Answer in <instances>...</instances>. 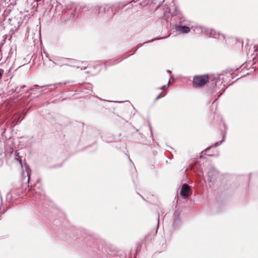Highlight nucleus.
I'll return each mask as SVG.
<instances>
[{
  "label": "nucleus",
  "mask_w": 258,
  "mask_h": 258,
  "mask_svg": "<svg viewBox=\"0 0 258 258\" xmlns=\"http://www.w3.org/2000/svg\"><path fill=\"white\" fill-rule=\"evenodd\" d=\"M159 216L158 215V220L159 221ZM159 224V221L158 222V224Z\"/></svg>",
  "instance_id": "20"
},
{
  "label": "nucleus",
  "mask_w": 258,
  "mask_h": 258,
  "mask_svg": "<svg viewBox=\"0 0 258 258\" xmlns=\"http://www.w3.org/2000/svg\"><path fill=\"white\" fill-rule=\"evenodd\" d=\"M211 147H209L208 148H207L206 150H205V152H207L210 149Z\"/></svg>",
  "instance_id": "16"
},
{
  "label": "nucleus",
  "mask_w": 258,
  "mask_h": 258,
  "mask_svg": "<svg viewBox=\"0 0 258 258\" xmlns=\"http://www.w3.org/2000/svg\"><path fill=\"white\" fill-rule=\"evenodd\" d=\"M31 91H34V88L31 89Z\"/></svg>",
  "instance_id": "25"
},
{
  "label": "nucleus",
  "mask_w": 258,
  "mask_h": 258,
  "mask_svg": "<svg viewBox=\"0 0 258 258\" xmlns=\"http://www.w3.org/2000/svg\"><path fill=\"white\" fill-rule=\"evenodd\" d=\"M62 86V84L61 83H56L53 85H49V86H51V87L53 86V88H50L51 90L54 89L58 87V86Z\"/></svg>",
  "instance_id": "7"
},
{
  "label": "nucleus",
  "mask_w": 258,
  "mask_h": 258,
  "mask_svg": "<svg viewBox=\"0 0 258 258\" xmlns=\"http://www.w3.org/2000/svg\"><path fill=\"white\" fill-rule=\"evenodd\" d=\"M223 138H224V137H223ZM224 141V139H223V140L220 141V142H216L215 144H214V146L215 147H217L218 146H219Z\"/></svg>",
  "instance_id": "10"
},
{
  "label": "nucleus",
  "mask_w": 258,
  "mask_h": 258,
  "mask_svg": "<svg viewBox=\"0 0 258 258\" xmlns=\"http://www.w3.org/2000/svg\"><path fill=\"white\" fill-rule=\"evenodd\" d=\"M35 194H36V195L35 196L36 198H37V191L35 192Z\"/></svg>",
  "instance_id": "23"
},
{
  "label": "nucleus",
  "mask_w": 258,
  "mask_h": 258,
  "mask_svg": "<svg viewBox=\"0 0 258 258\" xmlns=\"http://www.w3.org/2000/svg\"><path fill=\"white\" fill-rule=\"evenodd\" d=\"M25 170H26V172H27V175L28 177V181H29L30 179V178L31 170L28 167H27L26 168Z\"/></svg>",
  "instance_id": "8"
},
{
  "label": "nucleus",
  "mask_w": 258,
  "mask_h": 258,
  "mask_svg": "<svg viewBox=\"0 0 258 258\" xmlns=\"http://www.w3.org/2000/svg\"><path fill=\"white\" fill-rule=\"evenodd\" d=\"M142 45H143L142 44H138L137 46V49H135L134 51V52L136 51L137 50V49L139 48L140 47H141L142 46Z\"/></svg>",
  "instance_id": "13"
},
{
  "label": "nucleus",
  "mask_w": 258,
  "mask_h": 258,
  "mask_svg": "<svg viewBox=\"0 0 258 258\" xmlns=\"http://www.w3.org/2000/svg\"><path fill=\"white\" fill-rule=\"evenodd\" d=\"M218 174V172L215 169H212L210 171H209L208 172V181L209 182H211L212 180V179L213 178V176H216V175Z\"/></svg>",
  "instance_id": "6"
},
{
  "label": "nucleus",
  "mask_w": 258,
  "mask_h": 258,
  "mask_svg": "<svg viewBox=\"0 0 258 258\" xmlns=\"http://www.w3.org/2000/svg\"><path fill=\"white\" fill-rule=\"evenodd\" d=\"M2 1L3 0H0V10L4 7L2 3Z\"/></svg>",
  "instance_id": "15"
},
{
  "label": "nucleus",
  "mask_w": 258,
  "mask_h": 258,
  "mask_svg": "<svg viewBox=\"0 0 258 258\" xmlns=\"http://www.w3.org/2000/svg\"><path fill=\"white\" fill-rule=\"evenodd\" d=\"M4 73V70L2 69H0V79L2 77V75Z\"/></svg>",
  "instance_id": "14"
},
{
  "label": "nucleus",
  "mask_w": 258,
  "mask_h": 258,
  "mask_svg": "<svg viewBox=\"0 0 258 258\" xmlns=\"http://www.w3.org/2000/svg\"><path fill=\"white\" fill-rule=\"evenodd\" d=\"M163 37H157V38H155L154 39H153L152 40H149V41H145L143 43V44H145V43H149V42H153L154 41V40H159V39H162Z\"/></svg>",
  "instance_id": "9"
},
{
  "label": "nucleus",
  "mask_w": 258,
  "mask_h": 258,
  "mask_svg": "<svg viewBox=\"0 0 258 258\" xmlns=\"http://www.w3.org/2000/svg\"><path fill=\"white\" fill-rule=\"evenodd\" d=\"M162 92H161L160 94H159L156 98V100H158L159 99V98H160L161 97H162Z\"/></svg>",
  "instance_id": "12"
},
{
  "label": "nucleus",
  "mask_w": 258,
  "mask_h": 258,
  "mask_svg": "<svg viewBox=\"0 0 258 258\" xmlns=\"http://www.w3.org/2000/svg\"><path fill=\"white\" fill-rule=\"evenodd\" d=\"M95 10L96 12H98L99 14H105L107 18L111 16V14L112 11V9L108 6H105L103 7L97 6L95 7Z\"/></svg>",
  "instance_id": "3"
},
{
  "label": "nucleus",
  "mask_w": 258,
  "mask_h": 258,
  "mask_svg": "<svg viewBox=\"0 0 258 258\" xmlns=\"http://www.w3.org/2000/svg\"><path fill=\"white\" fill-rule=\"evenodd\" d=\"M165 87V86H163L162 87L159 88V89L161 90V89H163Z\"/></svg>",
  "instance_id": "18"
},
{
  "label": "nucleus",
  "mask_w": 258,
  "mask_h": 258,
  "mask_svg": "<svg viewBox=\"0 0 258 258\" xmlns=\"http://www.w3.org/2000/svg\"><path fill=\"white\" fill-rule=\"evenodd\" d=\"M86 68V67H84L83 68H81L82 70H85Z\"/></svg>",
  "instance_id": "24"
},
{
  "label": "nucleus",
  "mask_w": 258,
  "mask_h": 258,
  "mask_svg": "<svg viewBox=\"0 0 258 258\" xmlns=\"http://www.w3.org/2000/svg\"><path fill=\"white\" fill-rule=\"evenodd\" d=\"M174 216H178V213H176V212H175V213H174Z\"/></svg>",
  "instance_id": "19"
},
{
  "label": "nucleus",
  "mask_w": 258,
  "mask_h": 258,
  "mask_svg": "<svg viewBox=\"0 0 258 258\" xmlns=\"http://www.w3.org/2000/svg\"><path fill=\"white\" fill-rule=\"evenodd\" d=\"M170 81H169L168 83V85H167V87L169 86V85L170 84Z\"/></svg>",
  "instance_id": "22"
},
{
  "label": "nucleus",
  "mask_w": 258,
  "mask_h": 258,
  "mask_svg": "<svg viewBox=\"0 0 258 258\" xmlns=\"http://www.w3.org/2000/svg\"><path fill=\"white\" fill-rule=\"evenodd\" d=\"M21 87L22 88V89H23V88H24L26 87V86L23 85V86H21Z\"/></svg>",
  "instance_id": "17"
},
{
  "label": "nucleus",
  "mask_w": 258,
  "mask_h": 258,
  "mask_svg": "<svg viewBox=\"0 0 258 258\" xmlns=\"http://www.w3.org/2000/svg\"><path fill=\"white\" fill-rule=\"evenodd\" d=\"M22 91V88L20 87H17L16 89H15V91L17 92V93H19L20 92H21Z\"/></svg>",
  "instance_id": "11"
},
{
  "label": "nucleus",
  "mask_w": 258,
  "mask_h": 258,
  "mask_svg": "<svg viewBox=\"0 0 258 258\" xmlns=\"http://www.w3.org/2000/svg\"><path fill=\"white\" fill-rule=\"evenodd\" d=\"M176 29L177 31L180 32L181 33H187L190 30L189 27L185 26H176Z\"/></svg>",
  "instance_id": "5"
},
{
  "label": "nucleus",
  "mask_w": 258,
  "mask_h": 258,
  "mask_svg": "<svg viewBox=\"0 0 258 258\" xmlns=\"http://www.w3.org/2000/svg\"><path fill=\"white\" fill-rule=\"evenodd\" d=\"M200 28L202 30V32L208 35L209 37H213L215 38L223 39L225 38L223 35L220 34L219 33H217L213 29H209V28L203 27L202 26H200Z\"/></svg>",
  "instance_id": "2"
},
{
  "label": "nucleus",
  "mask_w": 258,
  "mask_h": 258,
  "mask_svg": "<svg viewBox=\"0 0 258 258\" xmlns=\"http://www.w3.org/2000/svg\"><path fill=\"white\" fill-rule=\"evenodd\" d=\"M209 81V77L207 75L196 76L193 78V84L197 87L204 86Z\"/></svg>",
  "instance_id": "1"
},
{
  "label": "nucleus",
  "mask_w": 258,
  "mask_h": 258,
  "mask_svg": "<svg viewBox=\"0 0 258 258\" xmlns=\"http://www.w3.org/2000/svg\"><path fill=\"white\" fill-rule=\"evenodd\" d=\"M167 72L168 73H171V71H169V70H167Z\"/></svg>",
  "instance_id": "21"
},
{
  "label": "nucleus",
  "mask_w": 258,
  "mask_h": 258,
  "mask_svg": "<svg viewBox=\"0 0 258 258\" xmlns=\"http://www.w3.org/2000/svg\"><path fill=\"white\" fill-rule=\"evenodd\" d=\"M41 0H36V2L40 1Z\"/></svg>",
  "instance_id": "26"
},
{
  "label": "nucleus",
  "mask_w": 258,
  "mask_h": 258,
  "mask_svg": "<svg viewBox=\"0 0 258 258\" xmlns=\"http://www.w3.org/2000/svg\"><path fill=\"white\" fill-rule=\"evenodd\" d=\"M191 192V188L188 184L185 183L182 185L180 191V195L182 197L185 198H187L190 195Z\"/></svg>",
  "instance_id": "4"
}]
</instances>
